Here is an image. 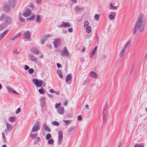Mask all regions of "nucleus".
I'll list each match as a JSON object with an SVG mask.
<instances>
[{
	"instance_id": "obj_20",
	"label": "nucleus",
	"mask_w": 147,
	"mask_h": 147,
	"mask_svg": "<svg viewBox=\"0 0 147 147\" xmlns=\"http://www.w3.org/2000/svg\"><path fill=\"white\" fill-rule=\"evenodd\" d=\"M89 74L92 77L94 78L97 79L98 78L97 74L94 71H90Z\"/></svg>"
},
{
	"instance_id": "obj_37",
	"label": "nucleus",
	"mask_w": 147,
	"mask_h": 147,
	"mask_svg": "<svg viewBox=\"0 0 147 147\" xmlns=\"http://www.w3.org/2000/svg\"><path fill=\"white\" fill-rule=\"evenodd\" d=\"M51 138V135L50 134H47L46 136L45 139L46 140H48V139H50Z\"/></svg>"
},
{
	"instance_id": "obj_8",
	"label": "nucleus",
	"mask_w": 147,
	"mask_h": 147,
	"mask_svg": "<svg viewBox=\"0 0 147 147\" xmlns=\"http://www.w3.org/2000/svg\"><path fill=\"white\" fill-rule=\"evenodd\" d=\"M132 45V42L130 40H128L125 43L123 48L127 50Z\"/></svg>"
},
{
	"instance_id": "obj_7",
	"label": "nucleus",
	"mask_w": 147,
	"mask_h": 147,
	"mask_svg": "<svg viewBox=\"0 0 147 147\" xmlns=\"http://www.w3.org/2000/svg\"><path fill=\"white\" fill-rule=\"evenodd\" d=\"M40 123L38 122H37L36 123L35 125H34L32 128V131L34 132L35 131H37L40 129V127L39 126Z\"/></svg>"
},
{
	"instance_id": "obj_64",
	"label": "nucleus",
	"mask_w": 147,
	"mask_h": 147,
	"mask_svg": "<svg viewBox=\"0 0 147 147\" xmlns=\"http://www.w3.org/2000/svg\"><path fill=\"white\" fill-rule=\"evenodd\" d=\"M29 7H32V8H33L34 7V6L32 4H31V3H30L29 4Z\"/></svg>"
},
{
	"instance_id": "obj_4",
	"label": "nucleus",
	"mask_w": 147,
	"mask_h": 147,
	"mask_svg": "<svg viewBox=\"0 0 147 147\" xmlns=\"http://www.w3.org/2000/svg\"><path fill=\"white\" fill-rule=\"evenodd\" d=\"M144 26H145L136 23L134 29V34H136L138 30L140 32L142 31L144 29Z\"/></svg>"
},
{
	"instance_id": "obj_32",
	"label": "nucleus",
	"mask_w": 147,
	"mask_h": 147,
	"mask_svg": "<svg viewBox=\"0 0 147 147\" xmlns=\"http://www.w3.org/2000/svg\"><path fill=\"white\" fill-rule=\"evenodd\" d=\"M57 72L59 77L61 78H62L63 77V75L61 71L59 70H57Z\"/></svg>"
},
{
	"instance_id": "obj_28",
	"label": "nucleus",
	"mask_w": 147,
	"mask_h": 147,
	"mask_svg": "<svg viewBox=\"0 0 147 147\" xmlns=\"http://www.w3.org/2000/svg\"><path fill=\"white\" fill-rule=\"evenodd\" d=\"M7 25L5 23H1L0 24V30H2L7 26Z\"/></svg>"
},
{
	"instance_id": "obj_17",
	"label": "nucleus",
	"mask_w": 147,
	"mask_h": 147,
	"mask_svg": "<svg viewBox=\"0 0 147 147\" xmlns=\"http://www.w3.org/2000/svg\"><path fill=\"white\" fill-rule=\"evenodd\" d=\"M7 90L10 93H14L15 94H19L17 93L16 91L14 90L13 89L11 88V87L7 86Z\"/></svg>"
},
{
	"instance_id": "obj_23",
	"label": "nucleus",
	"mask_w": 147,
	"mask_h": 147,
	"mask_svg": "<svg viewBox=\"0 0 147 147\" xmlns=\"http://www.w3.org/2000/svg\"><path fill=\"white\" fill-rule=\"evenodd\" d=\"M126 51V50L123 48L119 55V56L121 57H123L125 54Z\"/></svg>"
},
{
	"instance_id": "obj_3",
	"label": "nucleus",
	"mask_w": 147,
	"mask_h": 147,
	"mask_svg": "<svg viewBox=\"0 0 147 147\" xmlns=\"http://www.w3.org/2000/svg\"><path fill=\"white\" fill-rule=\"evenodd\" d=\"M146 20L145 16L143 14H141L139 15L136 23L145 26Z\"/></svg>"
},
{
	"instance_id": "obj_27",
	"label": "nucleus",
	"mask_w": 147,
	"mask_h": 147,
	"mask_svg": "<svg viewBox=\"0 0 147 147\" xmlns=\"http://www.w3.org/2000/svg\"><path fill=\"white\" fill-rule=\"evenodd\" d=\"M109 6L110 7V9H112L113 10H117V6H114L112 4V3L111 2L109 3Z\"/></svg>"
},
{
	"instance_id": "obj_59",
	"label": "nucleus",
	"mask_w": 147,
	"mask_h": 147,
	"mask_svg": "<svg viewBox=\"0 0 147 147\" xmlns=\"http://www.w3.org/2000/svg\"><path fill=\"white\" fill-rule=\"evenodd\" d=\"M68 31L69 32H73V29L72 28H69L68 29Z\"/></svg>"
},
{
	"instance_id": "obj_45",
	"label": "nucleus",
	"mask_w": 147,
	"mask_h": 147,
	"mask_svg": "<svg viewBox=\"0 0 147 147\" xmlns=\"http://www.w3.org/2000/svg\"><path fill=\"white\" fill-rule=\"evenodd\" d=\"M99 15L97 14L95 15L94 16L95 19L96 20H98L99 19Z\"/></svg>"
},
{
	"instance_id": "obj_46",
	"label": "nucleus",
	"mask_w": 147,
	"mask_h": 147,
	"mask_svg": "<svg viewBox=\"0 0 147 147\" xmlns=\"http://www.w3.org/2000/svg\"><path fill=\"white\" fill-rule=\"evenodd\" d=\"M34 70L33 68H30L29 69L28 72L30 74H32L34 72Z\"/></svg>"
},
{
	"instance_id": "obj_24",
	"label": "nucleus",
	"mask_w": 147,
	"mask_h": 147,
	"mask_svg": "<svg viewBox=\"0 0 147 147\" xmlns=\"http://www.w3.org/2000/svg\"><path fill=\"white\" fill-rule=\"evenodd\" d=\"M113 14H110L109 16V18L111 20H113L115 18V12H111Z\"/></svg>"
},
{
	"instance_id": "obj_61",
	"label": "nucleus",
	"mask_w": 147,
	"mask_h": 147,
	"mask_svg": "<svg viewBox=\"0 0 147 147\" xmlns=\"http://www.w3.org/2000/svg\"><path fill=\"white\" fill-rule=\"evenodd\" d=\"M57 66L58 68H61V64L59 63H57Z\"/></svg>"
},
{
	"instance_id": "obj_16",
	"label": "nucleus",
	"mask_w": 147,
	"mask_h": 147,
	"mask_svg": "<svg viewBox=\"0 0 147 147\" xmlns=\"http://www.w3.org/2000/svg\"><path fill=\"white\" fill-rule=\"evenodd\" d=\"M64 109L63 107H59L57 109V113L61 115L63 114L64 112Z\"/></svg>"
},
{
	"instance_id": "obj_34",
	"label": "nucleus",
	"mask_w": 147,
	"mask_h": 147,
	"mask_svg": "<svg viewBox=\"0 0 147 147\" xmlns=\"http://www.w3.org/2000/svg\"><path fill=\"white\" fill-rule=\"evenodd\" d=\"M36 21L38 22H41V18L40 15H38L37 16Z\"/></svg>"
},
{
	"instance_id": "obj_62",
	"label": "nucleus",
	"mask_w": 147,
	"mask_h": 147,
	"mask_svg": "<svg viewBox=\"0 0 147 147\" xmlns=\"http://www.w3.org/2000/svg\"><path fill=\"white\" fill-rule=\"evenodd\" d=\"M36 140L38 142H40V138L39 137H37L36 138Z\"/></svg>"
},
{
	"instance_id": "obj_52",
	"label": "nucleus",
	"mask_w": 147,
	"mask_h": 147,
	"mask_svg": "<svg viewBox=\"0 0 147 147\" xmlns=\"http://www.w3.org/2000/svg\"><path fill=\"white\" fill-rule=\"evenodd\" d=\"M24 69L25 70H27L29 69V67L27 65H26L24 67Z\"/></svg>"
},
{
	"instance_id": "obj_39",
	"label": "nucleus",
	"mask_w": 147,
	"mask_h": 147,
	"mask_svg": "<svg viewBox=\"0 0 147 147\" xmlns=\"http://www.w3.org/2000/svg\"><path fill=\"white\" fill-rule=\"evenodd\" d=\"M52 124L56 126H58L59 125V123L56 121H53L52 122Z\"/></svg>"
},
{
	"instance_id": "obj_26",
	"label": "nucleus",
	"mask_w": 147,
	"mask_h": 147,
	"mask_svg": "<svg viewBox=\"0 0 147 147\" xmlns=\"http://www.w3.org/2000/svg\"><path fill=\"white\" fill-rule=\"evenodd\" d=\"M30 51L36 54H38L39 53V51L37 49L35 48H32L30 49Z\"/></svg>"
},
{
	"instance_id": "obj_5",
	"label": "nucleus",
	"mask_w": 147,
	"mask_h": 147,
	"mask_svg": "<svg viewBox=\"0 0 147 147\" xmlns=\"http://www.w3.org/2000/svg\"><path fill=\"white\" fill-rule=\"evenodd\" d=\"M60 54L61 56H65L68 57L69 56V52L66 47L63 48L62 50L60 51Z\"/></svg>"
},
{
	"instance_id": "obj_33",
	"label": "nucleus",
	"mask_w": 147,
	"mask_h": 147,
	"mask_svg": "<svg viewBox=\"0 0 147 147\" xmlns=\"http://www.w3.org/2000/svg\"><path fill=\"white\" fill-rule=\"evenodd\" d=\"M19 20L20 22L22 23H24L25 22V19L22 18V15L21 14L20 15Z\"/></svg>"
},
{
	"instance_id": "obj_53",
	"label": "nucleus",
	"mask_w": 147,
	"mask_h": 147,
	"mask_svg": "<svg viewBox=\"0 0 147 147\" xmlns=\"http://www.w3.org/2000/svg\"><path fill=\"white\" fill-rule=\"evenodd\" d=\"M36 0V3L38 4H41L42 3V0Z\"/></svg>"
},
{
	"instance_id": "obj_56",
	"label": "nucleus",
	"mask_w": 147,
	"mask_h": 147,
	"mask_svg": "<svg viewBox=\"0 0 147 147\" xmlns=\"http://www.w3.org/2000/svg\"><path fill=\"white\" fill-rule=\"evenodd\" d=\"M47 95L48 97L51 98H52L53 97V95L52 94L47 93Z\"/></svg>"
},
{
	"instance_id": "obj_31",
	"label": "nucleus",
	"mask_w": 147,
	"mask_h": 147,
	"mask_svg": "<svg viewBox=\"0 0 147 147\" xmlns=\"http://www.w3.org/2000/svg\"><path fill=\"white\" fill-rule=\"evenodd\" d=\"M91 31V28L90 26L86 27V32L88 33H90Z\"/></svg>"
},
{
	"instance_id": "obj_40",
	"label": "nucleus",
	"mask_w": 147,
	"mask_h": 147,
	"mask_svg": "<svg viewBox=\"0 0 147 147\" xmlns=\"http://www.w3.org/2000/svg\"><path fill=\"white\" fill-rule=\"evenodd\" d=\"M89 24V22L87 21V20L85 21L84 22V28H86V27L89 26H88Z\"/></svg>"
},
{
	"instance_id": "obj_6",
	"label": "nucleus",
	"mask_w": 147,
	"mask_h": 147,
	"mask_svg": "<svg viewBox=\"0 0 147 147\" xmlns=\"http://www.w3.org/2000/svg\"><path fill=\"white\" fill-rule=\"evenodd\" d=\"M32 82L37 87H40L42 84V81L36 79H33L32 80Z\"/></svg>"
},
{
	"instance_id": "obj_44",
	"label": "nucleus",
	"mask_w": 147,
	"mask_h": 147,
	"mask_svg": "<svg viewBox=\"0 0 147 147\" xmlns=\"http://www.w3.org/2000/svg\"><path fill=\"white\" fill-rule=\"evenodd\" d=\"M134 147H144V144H136Z\"/></svg>"
},
{
	"instance_id": "obj_18",
	"label": "nucleus",
	"mask_w": 147,
	"mask_h": 147,
	"mask_svg": "<svg viewBox=\"0 0 147 147\" xmlns=\"http://www.w3.org/2000/svg\"><path fill=\"white\" fill-rule=\"evenodd\" d=\"M49 35H47L43 36L41 40V43L42 44L45 43V42L47 40V39L49 37Z\"/></svg>"
},
{
	"instance_id": "obj_25",
	"label": "nucleus",
	"mask_w": 147,
	"mask_h": 147,
	"mask_svg": "<svg viewBox=\"0 0 147 147\" xmlns=\"http://www.w3.org/2000/svg\"><path fill=\"white\" fill-rule=\"evenodd\" d=\"M105 107H104L102 111V117L103 122H105L106 119V113L105 111Z\"/></svg>"
},
{
	"instance_id": "obj_55",
	"label": "nucleus",
	"mask_w": 147,
	"mask_h": 147,
	"mask_svg": "<svg viewBox=\"0 0 147 147\" xmlns=\"http://www.w3.org/2000/svg\"><path fill=\"white\" fill-rule=\"evenodd\" d=\"M20 110L21 109L20 108H18L16 111V114H18L20 112Z\"/></svg>"
},
{
	"instance_id": "obj_15",
	"label": "nucleus",
	"mask_w": 147,
	"mask_h": 147,
	"mask_svg": "<svg viewBox=\"0 0 147 147\" xmlns=\"http://www.w3.org/2000/svg\"><path fill=\"white\" fill-rule=\"evenodd\" d=\"M10 6L11 8H13L16 4V1L15 0H9L7 3Z\"/></svg>"
},
{
	"instance_id": "obj_38",
	"label": "nucleus",
	"mask_w": 147,
	"mask_h": 147,
	"mask_svg": "<svg viewBox=\"0 0 147 147\" xmlns=\"http://www.w3.org/2000/svg\"><path fill=\"white\" fill-rule=\"evenodd\" d=\"M48 144H52L54 143V140L52 139L48 140Z\"/></svg>"
},
{
	"instance_id": "obj_48",
	"label": "nucleus",
	"mask_w": 147,
	"mask_h": 147,
	"mask_svg": "<svg viewBox=\"0 0 147 147\" xmlns=\"http://www.w3.org/2000/svg\"><path fill=\"white\" fill-rule=\"evenodd\" d=\"M45 97H43L41 98V101L42 104L43 105L45 104Z\"/></svg>"
},
{
	"instance_id": "obj_35",
	"label": "nucleus",
	"mask_w": 147,
	"mask_h": 147,
	"mask_svg": "<svg viewBox=\"0 0 147 147\" xmlns=\"http://www.w3.org/2000/svg\"><path fill=\"white\" fill-rule=\"evenodd\" d=\"M96 51H95V49L94 50H92L90 54V57H93L94 55L95 54Z\"/></svg>"
},
{
	"instance_id": "obj_10",
	"label": "nucleus",
	"mask_w": 147,
	"mask_h": 147,
	"mask_svg": "<svg viewBox=\"0 0 147 147\" xmlns=\"http://www.w3.org/2000/svg\"><path fill=\"white\" fill-rule=\"evenodd\" d=\"M31 13V10L28 8H27L23 13V16L25 17H27L30 16Z\"/></svg>"
},
{
	"instance_id": "obj_58",
	"label": "nucleus",
	"mask_w": 147,
	"mask_h": 147,
	"mask_svg": "<svg viewBox=\"0 0 147 147\" xmlns=\"http://www.w3.org/2000/svg\"><path fill=\"white\" fill-rule=\"evenodd\" d=\"M78 119L79 120L81 121L82 119V117L81 115H79L78 117Z\"/></svg>"
},
{
	"instance_id": "obj_13",
	"label": "nucleus",
	"mask_w": 147,
	"mask_h": 147,
	"mask_svg": "<svg viewBox=\"0 0 147 147\" xmlns=\"http://www.w3.org/2000/svg\"><path fill=\"white\" fill-rule=\"evenodd\" d=\"M4 10L6 12H9L12 8L7 3H5L3 6Z\"/></svg>"
},
{
	"instance_id": "obj_30",
	"label": "nucleus",
	"mask_w": 147,
	"mask_h": 147,
	"mask_svg": "<svg viewBox=\"0 0 147 147\" xmlns=\"http://www.w3.org/2000/svg\"><path fill=\"white\" fill-rule=\"evenodd\" d=\"M74 9L76 12H79L82 10H83V8H80L79 7L76 6L75 8Z\"/></svg>"
},
{
	"instance_id": "obj_36",
	"label": "nucleus",
	"mask_w": 147,
	"mask_h": 147,
	"mask_svg": "<svg viewBox=\"0 0 147 147\" xmlns=\"http://www.w3.org/2000/svg\"><path fill=\"white\" fill-rule=\"evenodd\" d=\"M45 90L43 88H40L39 89V92L41 94H45Z\"/></svg>"
},
{
	"instance_id": "obj_49",
	"label": "nucleus",
	"mask_w": 147,
	"mask_h": 147,
	"mask_svg": "<svg viewBox=\"0 0 147 147\" xmlns=\"http://www.w3.org/2000/svg\"><path fill=\"white\" fill-rule=\"evenodd\" d=\"M63 121L65 122V125H66L67 124H68L71 121H70L69 120H63Z\"/></svg>"
},
{
	"instance_id": "obj_43",
	"label": "nucleus",
	"mask_w": 147,
	"mask_h": 147,
	"mask_svg": "<svg viewBox=\"0 0 147 147\" xmlns=\"http://www.w3.org/2000/svg\"><path fill=\"white\" fill-rule=\"evenodd\" d=\"M44 130H47L48 132H50L51 130L50 128L47 126L45 125V128Z\"/></svg>"
},
{
	"instance_id": "obj_21",
	"label": "nucleus",
	"mask_w": 147,
	"mask_h": 147,
	"mask_svg": "<svg viewBox=\"0 0 147 147\" xmlns=\"http://www.w3.org/2000/svg\"><path fill=\"white\" fill-rule=\"evenodd\" d=\"M29 57L31 61H32L36 62L37 59L35 56L33 55L32 54H30Z\"/></svg>"
},
{
	"instance_id": "obj_12",
	"label": "nucleus",
	"mask_w": 147,
	"mask_h": 147,
	"mask_svg": "<svg viewBox=\"0 0 147 147\" xmlns=\"http://www.w3.org/2000/svg\"><path fill=\"white\" fill-rule=\"evenodd\" d=\"M71 26V24L69 23L63 22L60 25L58 26V27L59 28L61 27L68 28L70 27Z\"/></svg>"
},
{
	"instance_id": "obj_29",
	"label": "nucleus",
	"mask_w": 147,
	"mask_h": 147,
	"mask_svg": "<svg viewBox=\"0 0 147 147\" xmlns=\"http://www.w3.org/2000/svg\"><path fill=\"white\" fill-rule=\"evenodd\" d=\"M71 78V74H69L66 76V78L65 79L66 82L68 84V82L70 80Z\"/></svg>"
},
{
	"instance_id": "obj_63",
	"label": "nucleus",
	"mask_w": 147,
	"mask_h": 147,
	"mask_svg": "<svg viewBox=\"0 0 147 147\" xmlns=\"http://www.w3.org/2000/svg\"><path fill=\"white\" fill-rule=\"evenodd\" d=\"M67 103H68L67 101V100L65 101L64 102V105L65 106H66L67 104Z\"/></svg>"
},
{
	"instance_id": "obj_60",
	"label": "nucleus",
	"mask_w": 147,
	"mask_h": 147,
	"mask_svg": "<svg viewBox=\"0 0 147 147\" xmlns=\"http://www.w3.org/2000/svg\"><path fill=\"white\" fill-rule=\"evenodd\" d=\"M50 92L51 93H53L55 92V91L53 89H51L50 90Z\"/></svg>"
},
{
	"instance_id": "obj_11",
	"label": "nucleus",
	"mask_w": 147,
	"mask_h": 147,
	"mask_svg": "<svg viewBox=\"0 0 147 147\" xmlns=\"http://www.w3.org/2000/svg\"><path fill=\"white\" fill-rule=\"evenodd\" d=\"M58 144L59 145L61 144V142L63 139V133L62 131H60L58 135Z\"/></svg>"
},
{
	"instance_id": "obj_51",
	"label": "nucleus",
	"mask_w": 147,
	"mask_h": 147,
	"mask_svg": "<svg viewBox=\"0 0 147 147\" xmlns=\"http://www.w3.org/2000/svg\"><path fill=\"white\" fill-rule=\"evenodd\" d=\"M74 129V127H71L68 130V132H71Z\"/></svg>"
},
{
	"instance_id": "obj_2",
	"label": "nucleus",
	"mask_w": 147,
	"mask_h": 147,
	"mask_svg": "<svg viewBox=\"0 0 147 147\" xmlns=\"http://www.w3.org/2000/svg\"><path fill=\"white\" fill-rule=\"evenodd\" d=\"M6 125L7 128L5 130V132H3L2 133V138L3 139H5L6 138L5 134L6 135H8V134L13 129V126L10 124L7 123L6 124Z\"/></svg>"
},
{
	"instance_id": "obj_22",
	"label": "nucleus",
	"mask_w": 147,
	"mask_h": 147,
	"mask_svg": "<svg viewBox=\"0 0 147 147\" xmlns=\"http://www.w3.org/2000/svg\"><path fill=\"white\" fill-rule=\"evenodd\" d=\"M60 41V39H55L54 40L53 42V44L54 45V47L57 48L59 45Z\"/></svg>"
},
{
	"instance_id": "obj_47",
	"label": "nucleus",
	"mask_w": 147,
	"mask_h": 147,
	"mask_svg": "<svg viewBox=\"0 0 147 147\" xmlns=\"http://www.w3.org/2000/svg\"><path fill=\"white\" fill-rule=\"evenodd\" d=\"M31 137H32L33 138H35L37 136V134H34L31 133L30 135Z\"/></svg>"
},
{
	"instance_id": "obj_9",
	"label": "nucleus",
	"mask_w": 147,
	"mask_h": 147,
	"mask_svg": "<svg viewBox=\"0 0 147 147\" xmlns=\"http://www.w3.org/2000/svg\"><path fill=\"white\" fill-rule=\"evenodd\" d=\"M9 30L8 29L5 30L4 32L0 34V41L2 40L8 34Z\"/></svg>"
},
{
	"instance_id": "obj_14",
	"label": "nucleus",
	"mask_w": 147,
	"mask_h": 147,
	"mask_svg": "<svg viewBox=\"0 0 147 147\" xmlns=\"http://www.w3.org/2000/svg\"><path fill=\"white\" fill-rule=\"evenodd\" d=\"M31 32L29 31H27L25 32L23 34L24 38L26 39L29 40L31 36Z\"/></svg>"
},
{
	"instance_id": "obj_42",
	"label": "nucleus",
	"mask_w": 147,
	"mask_h": 147,
	"mask_svg": "<svg viewBox=\"0 0 147 147\" xmlns=\"http://www.w3.org/2000/svg\"><path fill=\"white\" fill-rule=\"evenodd\" d=\"M35 17L34 16H32L30 18H27V20H33L35 19Z\"/></svg>"
},
{
	"instance_id": "obj_41",
	"label": "nucleus",
	"mask_w": 147,
	"mask_h": 147,
	"mask_svg": "<svg viewBox=\"0 0 147 147\" xmlns=\"http://www.w3.org/2000/svg\"><path fill=\"white\" fill-rule=\"evenodd\" d=\"M15 119V117H11L9 119V121L11 122L14 121Z\"/></svg>"
},
{
	"instance_id": "obj_19",
	"label": "nucleus",
	"mask_w": 147,
	"mask_h": 147,
	"mask_svg": "<svg viewBox=\"0 0 147 147\" xmlns=\"http://www.w3.org/2000/svg\"><path fill=\"white\" fill-rule=\"evenodd\" d=\"M21 34V33H19L18 34L15 35L13 37L10 38L9 40L11 41H16L17 39L20 36Z\"/></svg>"
},
{
	"instance_id": "obj_1",
	"label": "nucleus",
	"mask_w": 147,
	"mask_h": 147,
	"mask_svg": "<svg viewBox=\"0 0 147 147\" xmlns=\"http://www.w3.org/2000/svg\"><path fill=\"white\" fill-rule=\"evenodd\" d=\"M12 18L4 14H2L0 17V20H3L4 23L7 25L10 24L12 23Z\"/></svg>"
},
{
	"instance_id": "obj_57",
	"label": "nucleus",
	"mask_w": 147,
	"mask_h": 147,
	"mask_svg": "<svg viewBox=\"0 0 147 147\" xmlns=\"http://www.w3.org/2000/svg\"><path fill=\"white\" fill-rule=\"evenodd\" d=\"M13 53H14V54H18L19 53V52H18L17 51V50H14L13 52Z\"/></svg>"
},
{
	"instance_id": "obj_50",
	"label": "nucleus",
	"mask_w": 147,
	"mask_h": 147,
	"mask_svg": "<svg viewBox=\"0 0 147 147\" xmlns=\"http://www.w3.org/2000/svg\"><path fill=\"white\" fill-rule=\"evenodd\" d=\"M61 103L60 102H59L58 103H56L55 104V108H58V107L61 105Z\"/></svg>"
},
{
	"instance_id": "obj_54",
	"label": "nucleus",
	"mask_w": 147,
	"mask_h": 147,
	"mask_svg": "<svg viewBox=\"0 0 147 147\" xmlns=\"http://www.w3.org/2000/svg\"><path fill=\"white\" fill-rule=\"evenodd\" d=\"M135 64H136V62H134L133 63L132 65L131 66V68L134 69V68L135 67Z\"/></svg>"
}]
</instances>
